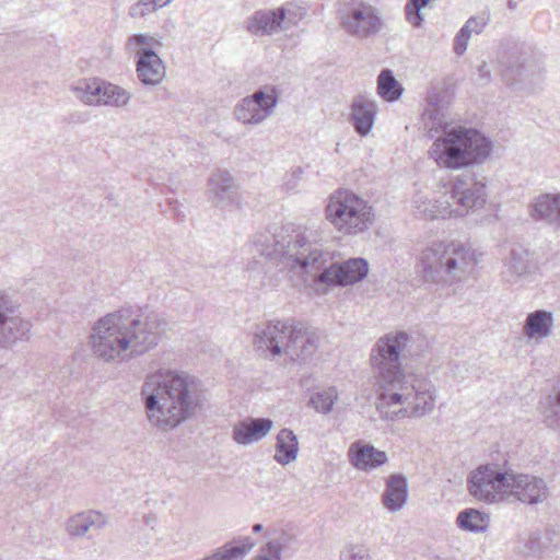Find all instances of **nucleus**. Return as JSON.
Segmentation results:
<instances>
[{"label":"nucleus","instance_id":"24","mask_svg":"<svg viewBox=\"0 0 560 560\" xmlns=\"http://www.w3.org/2000/svg\"><path fill=\"white\" fill-rule=\"evenodd\" d=\"M137 75L144 85H156L165 77V67L152 49H141L137 60Z\"/></svg>","mask_w":560,"mask_h":560},{"label":"nucleus","instance_id":"20","mask_svg":"<svg viewBox=\"0 0 560 560\" xmlns=\"http://www.w3.org/2000/svg\"><path fill=\"white\" fill-rule=\"evenodd\" d=\"M272 428L273 421L269 418L248 417L233 425L232 439L236 444L247 446L265 439Z\"/></svg>","mask_w":560,"mask_h":560},{"label":"nucleus","instance_id":"50","mask_svg":"<svg viewBox=\"0 0 560 560\" xmlns=\"http://www.w3.org/2000/svg\"><path fill=\"white\" fill-rule=\"evenodd\" d=\"M150 522H152V518L147 517V518H145V523H147V524H150Z\"/></svg>","mask_w":560,"mask_h":560},{"label":"nucleus","instance_id":"3","mask_svg":"<svg viewBox=\"0 0 560 560\" xmlns=\"http://www.w3.org/2000/svg\"><path fill=\"white\" fill-rule=\"evenodd\" d=\"M421 121L424 136L433 140L428 156L440 168L458 171L479 165L491 154L489 138L475 128L452 126L435 104L424 109Z\"/></svg>","mask_w":560,"mask_h":560},{"label":"nucleus","instance_id":"12","mask_svg":"<svg viewBox=\"0 0 560 560\" xmlns=\"http://www.w3.org/2000/svg\"><path fill=\"white\" fill-rule=\"evenodd\" d=\"M305 10L294 4L277 9L258 10L247 16L244 28L253 36H272L296 26L305 16Z\"/></svg>","mask_w":560,"mask_h":560},{"label":"nucleus","instance_id":"32","mask_svg":"<svg viewBox=\"0 0 560 560\" xmlns=\"http://www.w3.org/2000/svg\"><path fill=\"white\" fill-rule=\"evenodd\" d=\"M528 271V254L524 249H512L502 270V278L514 283Z\"/></svg>","mask_w":560,"mask_h":560},{"label":"nucleus","instance_id":"22","mask_svg":"<svg viewBox=\"0 0 560 560\" xmlns=\"http://www.w3.org/2000/svg\"><path fill=\"white\" fill-rule=\"evenodd\" d=\"M107 516L95 510L79 512L66 522V532L70 537H83L91 530H100L106 524Z\"/></svg>","mask_w":560,"mask_h":560},{"label":"nucleus","instance_id":"8","mask_svg":"<svg viewBox=\"0 0 560 560\" xmlns=\"http://www.w3.org/2000/svg\"><path fill=\"white\" fill-rule=\"evenodd\" d=\"M147 418L161 432L175 428V372L159 371L149 375L142 386Z\"/></svg>","mask_w":560,"mask_h":560},{"label":"nucleus","instance_id":"13","mask_svg":"<svg viewBox=\"0 0 560 560\" xmlns=\"http://www.w3.org/2000/svg\"><path fill=\"white\" fill-rule=\"evenodd\" d=\"M278 85L265 84L253 94L241 98L233 108V117L244 126H258L271 117L281 97Z\"/></svg>","mask_w":560,"mask_h":560},{"label":"nucleus","instance_id":"33","mask_svg":"<svg viewBox=\"0 0 560 560\" xmlns=\"http://www.w3.org/2000/svg\"><path fill=\"white\" fill-rule=\"evenodd\" d=\"M130 100L131 93L128 90L105 80L100 107L122 108L130 103Z\"/></svg>","mask_w":560,"mask_h":560},{"label":"nucleus","instance_id":"17","mask_svg":"<svg viewBox=\"0 0 560 560\" xmlns=\"http://www.w3.org/2000/svg\"><path fill=\"white\" fill-rule=\"evenodd\" d=\"M327 261L312 273H303L304 282L322 283L328 287L349 285L364 279L369 271L368 261L363 258H350L342 264H331L324 268Z\"/></svg>","mask_w":560,"mask_h":560},{"label":"nucleus","instance_id":"15","mask_svg":"<svg viewBox=\"0 0 560 560\" xmlns=\"http://www.w3.org/2000/svg\"><path fill=\"white\" fill-rule=\"evenodd\" d=\"M32 323L22 315L20 305L0 289V350L28 339Z\"/></svg>","mask_w":560,"mask_h":560},{"label":"nucleus","instance_id":"46","mask_svg":"<svg viewBox=\"0 0 560 560\" xmlns=\"http://www.w3.org/2000/svg\"><path fill=\"white\" fill-rule=\"evenodd\" d=\"M303 174V171L301 167H296L295 170L292 171V174L291 176L295 179V180H299L301 179V176Z\"/></svg>","mask_w":560,"mask_h":560},{"label":"nucleus","instance_id":"26","mask_svg":"<svg viewBox=\"0 0 560 560\" xmlns=\"http://www.w3.org/2000/svg\"><path fill=\"white\" fill-rule=\"evenodd\" d=\"M530 215L560 226V194H542L530 205Z\"/></svg>","mask_w":560,"mask_h":560},{"label":"nucleus","instance_id":"2","mask_svg":"<svg viewBox=\"0 0 560 560\" xmlns=\"http://www.w3.org/2000/svg\"><path fill=\"white\" fill-rule=\"evenodd\" d=\"M165 327V319L156 312L121 307L92 325L88 345L93 357L103 363H127L154 348Z\"/></svg>","mask_w":560,"mask_h":560},{"label":"nucleus","instance_id":"25","mask_svg":"<svg viewBox=\"0 0 560 560\" xmlns=\"http://www.w3.org/2000/svg\"><path fill=\"white\" fill-rule=\"evenodd\" d=\"M413 213L425 220L444 219L452 217V205L447 196H442L440 199H428L419 192L413 199Z\"/></svg>","mask_w":560,"mask_h":560},{"label":"nucleus","instance_id":"9","mask_svg":"<svg viewBox=\"0 0 560 560\" xmlns=\"http://www.w3.org/2000/svg\"><path fill=\"white\" fill-rule=\"evenodd\" d=\"M339 26L348 36L366 40L381 34L386 22L378 7L364 0H353L340 12Z\"/></svg>","mask_w":560,"mask_h":560},{"label":"nucleus","instance_id":"11","mask_svg":"<svg viewBox=\"0 0 560 560\" xmlns=\"http://www.w3.org/2000/svg\"><path fill=\"white\" fill-rule=\"evenodd\" d=\"M512 470L498 464L480 465L470 472L468 491L478 501L497 503L509 498Z\"/></svg>","mask_w":560,"mask_h":560},{"label":"nucleus","instance_id":"34","mask_svg":"<svg viewBox=\"0 0 560 560\" xmlns=\"http://www.w3.org/2000/svg\"><path fill=\"white\" fill-rule=\"evenodd\" d=\"M377 94L387 102L397 101L402 94V88L388 69L381 71L377 78Z\"/></svg>","mask_w":560,"mask_h":560},{"label":"nucleus","instance_id":"42","mask_svg":"<svg viewBox=\"0 0 560 560\" xmlns=\"http://www.w3.org/2000/svg\"><path fill=\"white\" fill-rule=\"evenodd\" d=\"M486 19L471 16L466 21L463 27H465L467 30V33L471 35L472 33L480 34L486 27Z\"/></svg>","mask_w":560,"mask_h":560},{"label":"nucleus","instance_id":"47","mask_svg":"<svg viewBox=\"0 0 560 560\" xmlns=\"http://www.w3.org/2000/svg\"><path fill=\"white\" fill-rule=\"evenodd\" d=\"M262 528H264V527H262V525H261V524H255V525L253 526V532H254V533H259V532H261V530H262Z\"/></svg>","mask_w":560,"mask_h":560},{"label":"nucleus","instance_id":"27","mask_svg":"<svg viewBox=\"0 0 560 560\" xmlns=\"http://www.w3.org/2000/svg\"><path fill=\"white\" fill-rule=\"evenodd\" d=\"M407 487V478L404 475L389 476L382 495V502L388 511L397 512L404 508L408 499Z\"/></svg>","mask_w":560,"mask_h":560},{"label":"nucleus","instance_id":"39","mask_svg":"<svg viewBox=\"0 0 560 560\" xmlns=\"http://www.w3.org/2000/svg\"><path fill=\"white\" fill-rule=\"evenodd\" d=\"M155 10L156 8L152 0H139L137 3L130 7L129 14L135 19L143 18Z\"/></svg>","mask_w":560,"mask_h":560},{"label":"nucleus","instance_id":"7","mask_svg":"<svg viewBox=\"0 0 560 560\" xmlns=\"http://www.w3.org/2000/svg\"><path fill=\"white\" fill-rule=\"evenodd\" d=\"M325 218L342 235L355 236L373 224L372 205L349 189H337L327 199Z\"/></svg>","mask_w":560,"mask_h":560},{"label":"nucleus","instance_id":"48","mask_svg":"<svg viewBox=\"0 0 560 560\" xmlns=\"http://www.w3.org/2000/svg\"><path fill=\"white\" fill-rule=\"evenodd\" d=\"M285 187H287V190H292V189H294V188H295V182H294L293 184H290V182H289V183H287V184H285Z\"/></svg>","mask_w":560,"mask_h":560},{"label":"nucleus","instance_id":"41","mask_svg":"<svg viewBox=\"0 0 560 560\" xmlns=\"http://www.w3.org/2000/svg\"><path fill=\"white\" fill-rule=\"evenodd\" d=\"M470 36L465 27L458 31L454 40V51L456 55L460 56L466 51Z\"/></svg>","mask_w":560,"mask_h":560},{"label":"nucleus","instance_id":"45","mask_svg":"<svg viewBox=\"0 0 560 560\" xmlns=\"http://www.w3.org/2000/svg\"><path fill=\"white\" fill-rule=\"evenodd\" d=\"M152 1L155 5L156 10L163 8L172 2V0H152Z\"/></svg>","mask_w":560,"mask_h":560},{"label":"nucleus","instance_id":"35","mask_svg":"<svg viewBox=\"0 0 560 560\" xmlns=\"http://www.w3.org/2000/svg\"><path fill=\"white\" fill-rule=\"evenodd\" d=\"M287 541L284 533H277L269 537V540L259 550L254 560H281L283 544Z\"/></svg>","mask_w":560,"mask_h":560},{"label":"nucleus","instance_id":"40","mask_svg":"<svg viewBox=\"0 0 560 560\" xmlns=\"http://www.w3.org/2000/svg\"><path fill=\"white\" fill-rule=\"evenodd\" d=\"M340 560H372L360 546H349L340 553Z\"/></svg>","mask_w":560,"mask_h":560},{"label":"nucleus","instance_id":"28","mask_svg":"<svg viewBox=\"0 0 560 560\" xmlns=\"http://www.w3.org/2000/svg\"><path fill=\"white\" fill-rule=\"evenodd\" d=\"M553 315L549 311L537 310L529 313L523 326V334L528 339H545L551 335Z\"/></svg>","mask_w":560,"mask_h":560},{"label":"nucleus","instance_id":"37","mask_svg":"<svg viewBox=\"0 0 560 560\" xmlns=\"http://www.w3.org/2000/svg\"><path fill=\"white\" fill-rule=\"evenodd\" d=\"M338 399V392L336 387H328L324 390L317 392L311 397V405L316 411L328 413L331 411L334 404Z\"/></svg>","mask_w":560,"mask_h":560},{"label":"nucleus","instance_id":"5","mask_svg":"<svg viewBox=\"0 0 560 560\" xmlns=\"http://www.w3.org/2000/svg\"><path fill=\"white\" fill-rule=\"evenodd\" d=\"M477 262L475 252L467 245L433 242L421 250L417 272L429 289L438 292L466 281Z\"/></svg>","mask_w":560,"mask_h":560},{"label":"nucleus","instance_id":"51","mask_svg":"<svg viewBox=\"0 0 560 560\" xmlns=\"http://www.w3.org/2000/svg\"><path fill=\"white\" fill-rule=\"evenodd\" d=\"M150 522H152V518L147 517V518H145V523H147V524H150Z\"/></svg>","mask_w":560,"mask_h":560},{"label":"nucleus","instance_id":"43","mask_svg":"<svg viewBox=\"0 0 560 560\" xmlns=\"http://www.w3.org/2000/svg\"><path fill=\"white\" fill-rule=\"evenodd\" d=\"M545 546L539 545V535L534 534L530 538V545L527 546V550L534 555L540 556L542 551L545 550Z\"/></svg>","mask_w":560,"mask_h":560},{"label":"nucleus","instance_id":"4","mask_svg":"<svg viewBox=\"0 0 560 560\" xmlns=\"http://www.w3.org/2000/svg\"><path fill=\"white\" fill-rule=\"evenodd\" d=\"M325 232L318 225L294 228L283 225L275 232L254 236L253 246L261 256L280 260L290 271L303 276L319 269L329 260L324 249Z\"/></svg>","mask_w":560,"mask_h":560},{"label":"nucleus","instance_id":"44","mask_svg":"<svg viewBox=\"0 0 560 560\" xmlns=\"http://www.w3.org/2000/svg\"><path fill=\"white\" fill-rule=\"evenodd\" d=\"M479 75L485 80H489L490 72L486 62H482L478 68Z\"/></svg>","mask_w":560,"mask_h":560},{"label":"nucleus","instance_id":"23","mask_svg":"<svg viewBox=\"0 0 560 560\" xmlns=\"http://www.w3.org/2000/svg\"><path fill=\"white\" fill-rule=\"evenodd\" d=\"M350 463L360 470H371L387 462V454L371 444L355 442L349 448Z\"/></svg>","mask_w":560,"mask_h":560},{"label":"nucleus","instance_id":"30","mask_svg":"<svg viewBox=\"0 0 560 560\" xmlns=\"http://www.w3.org/2000/svg\"><path fill=\"white\" fill-rule=\"evenodd\" d=\"M299 454V441L290 429H282L277 435L275 460L282 466L294 462Z\"/></svg>","mask_w":560,"mask_h":560},{"label":"nucleus","instance_id":"1","mask_svg":"<svg viewBox=\"0 0 560 560\" xmlns=\"http://www.w3.org/2000/svg\"><path fill=\"white\" fill-rule=\"evenodd\" d=\"M409 341L406 331H390L381 337L371 351L375 405L383 420L422 418L434 410L436 389L433 383L401 369L400 359Z\"/></svg>","mask_w":560,"mask_h":560},{"label":"nucleus","instance_id":"19","mask_svg":"<svg viewBox=\"0 0 560 560\" xmlns=\"http://www.w3.org/2000/svg\"><path fill=\"white\" fill-rule=\"evenodd\" d=\"M510 497L528 505H537L548 499L549 488L547 482L540 477L512 471L509 489Z\"/></svg>","mask_w":560,"mask_h":560},{"label":"nucleus","instance_id":"16","mask_svg":"<svg viewBox=\"0 0 560 560\" xmlns=\"http://www.w3.org/2000/svg\"><path fill=\"white\" fill-rule=\"evenodd\" d=\"M208 401L207 388L197 376L177 372V425L196 419Z\"/></svg>","mask_w":560,"mask_h":560},{"label":"nucleus","instance_id":"10","mask_svg":"<svg viewBox=\"0 0 560 560\" xmlns=\"http://www.w3.org/2000/svg\"><path fill=\"white\" fill-rule=\"evenodd\" d=\"M542 70L540 54L525 43L513 44L500 58V73L508 85L530 81Z\"/></svg>","mask_w":560,"mask_h":560},{"label":"nucleus","instance_id":"36","mask_svg":"<svg viewBox=\"0 0 560 560\" xmlns=\"http://www.w3.org/2000/svg\"><path fill=\"white\" fill-rule=\"evenodd\" d=\"M544 421L548 428L560 433V390L547 397Z\"/></svg>","mask_w":560,"mask_h":560},{"label":"nucleus","instance_id":"14","mask_svg":"<svg viewBox=\"0 0 560 560\" xmlns=\"http://www.w3.org/2000/svg\"><path fill=\"white\" fill-rule=\"evenodd\" d=\"M487 178L477 174L458 176L447 196L452 217H464L470 210L480 209L487 201Z\"/></svg>","mask_w":560,"mask_h":560},{"label":"nucleus","instance_id":"29","mask_svg":"<svg viewBox=\"0 0 560 560\" xmlns=\"http://www.w3.org/2000/svg\"><path fill=\"white\" fill-rule=\"evenodd\" d=\"M105 80L90 78L79 81L71 88L77 100L88 106L100 107Z\"/></svg>","mask_w":560,"mask_h":560},{"label":"nucleus","instance_id":"31","mask_svg":"<svg viewBox=\"0 0 560 560\" xmlns=\"http://www.w3.org/2000/svg\"><path fill=\"white\" fill-rule=\"evenodd\" d=\"M456 524L466 532L485 533L490 525V516L476 509H465L457 515Z\"/></svg>","mask_w":560,"mask_h":560},{"label":"nucleus","instance_id":"18","mask_svg":"<svg viewBox=\"0 0 560 560\" xmlns=\"http://www.w3.org/2000/svg\"><path fill=\"white\" fill-rule=\"evenodd\" d=\"M208 199L213 207L221 210H241L243 194L236 178L226 170L211 173L207 182Z\"/></svg>","mask_w":560,"mask_h":560},{"label":"nucleus","instance_id":"21","mask_svg":"<svg viewBox=\"0 0 560 560\" xmlns=\"http://www.w3.org/2000/svg\"><path fill=\"white\" fill-rule=\"evenodd\" d=\"M377 103L365 96H358L351 105L350 119L354 130L365 137L372 130L377 113Z\"/></svg>","mask_w":560,"mask_h":560},{"label":"nucleus","instance_id":"49","mask_svg":"<svg viewBox=\"0 0 560 560\" xmlns=\"http://www.w3.org/2000/svg\"><path fill=\"white\" fill-rule=\"evenodd\" d=\"M508 5H509L510 9H515L516 8V3L513 0H509Z\"/></svg>","mask_w":560,"mask_h":560},{"label":"nucleus","instance_id":"38","mask_svg":"<svg viewBox=\"0 0 560 560\" xmlns=\"http://www.w3.org/2000/svg\"><path fill=\"white\" fill-rule=\"evenodd\" d=\"M152 42V38L144 34H136L129 37L127 43V48L130 51H133L137 54V56H140L141 49H148L147 46H150Z\"/></svg>","mask_w":560,"mask_h":560},{"label":"nucleus","instance_id":"6","mask_svg":"<svg viewBox=\"0 0 560 560\" xmlns=\"http://www.w3.org/2000/svg\"><path fill=\"white\" fill-rule=\"evenodd\" d=\"M253 345L261 354H287L292 361L305 362L317 351L319 334L293 318L271 320L256 327Z\"/></svg>","mask_w":560,"mask_h":560}]
</instances>
